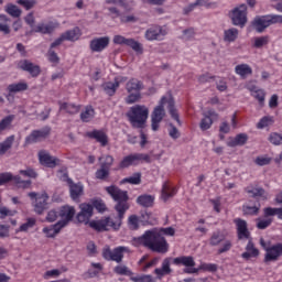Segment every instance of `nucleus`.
Wrapping results in <instances>:
<instances>
[{"mask_svg": "<svg viewBox=\"0 0 282 282\" xmlns=\"http://www.w3.org/2000/svg\"><path fill=\"white\" fill-rule=\"evenodd\" d=\"M106 192L113 202H116L115 210L118 213V217L113 220L111 217H106L100 220H91L94 217V206L91 204L83 203L79 205L80 212L77 214V221L79 224H89V226L97 230V232H105L107 230H120L122 226V219H124V213L129 210V194L127 191L120 189L116 185L106 187Z\"/></svg>", "mask_w": 282, "mask_h": 282, "instance_id": "f257e3e1", "label": "nucleus"}, {"mask_svg": "<svg viewBox=\"0 0 282 282\" xmlns=\"http://www.w3.org/2000/svg\"><path fill=\"white\" fill-rule=\"evenodd\" d=\"M167 237H173L175 235V229L173 227H166L152 230H147L140 238L139 241L145 248H149L152 252H159V254H166L169 252V242L166 241Z\"/></svg>", "mask_w": 282, "mask_h": 282, "instance_id": "f03ea898", "label": "nucleus"}, {"mask_svg": "<svg viewBox=\"0 0 282 282\" xmlns=\"http://www.w3.org/2000/svg\"><path fill=\"white\" fill-rule=\"evenodd\" d=\"M167 104V109L170 111L171 118L177 122L180 127H182V121L180 120V115L177 113V110L175 109V100H173L171 97L166 99V97H162L160 105L156 106L151 115V127L152 131H158L160 129V122L164 120V117L166 116V111L164 110V105Z\"/></svg>", "mask_w": 282, "mask_h": 282, "instance_id": "7ed1b4c3", "label": "nucleus"}, {"mask_svg": "<svg viewBox=\"0 0 282 282\" xmlns=\"http://www.w3.org/2000/svg\"><path fill=\"white\" fill-rule=\"evenodd\" d=\"M127 117L133 129H144L147 120H149V108L147 106L135 105L130 108Z\"/></svg>", "mask_w": 282, "mask_h": 282, "instance_id": "20e7f679", "label": "nucleus"}, {"mask_svg": "<svg viewBox=\"0 0 282 282\" xmlns=\"http://www.w3.org/2000/svg\"><path fill=\"white\" fill-rule=\"evenodd\" d=\"M126 89L128 94H130L126 98V102L127 105H133V102H138L140 98V91L144 89V85L139 79L132 78L126 84Z\"/></svg>", "mask_w": 282, "mask_h": 282, "instance_id": "39448f33", "label": "nucleus"}, {"mask_svg": "<svg viewBox=\"0 0 282 282\" xmlns=\"http://www.w3.org/2000/svg\"><path fill=\"white\" fill-rule=\"evenodd\" d=\"M142 162H147V164H151V156L144 153H132L124 156L119 163V169H129V166H138V164H142Z\"/></svg>", "mask_w": 282, "mask_h": 282, "instance_id": "423d86ee", "label": "nucleus"}, {"mask_svg": "<svg viewBox=\"0 0 282 282\" xmlns=\"http://www.w3.org/2000/svg\"><path fill=\"white\" fill-rule=\"evenodd\" d=\"M124 252H129L128 247H117L113 250L111 248L106 247L102 250V257L106 261H116V263H122V259H124Z\"/></svg>", "mask_w": 282, "mask_h": 282, "instance_id": "0eeeda50", "label": "nucleus"}, {"mask_svg": "<svg viewBox=\"0 0 282 282\" xmlns=\"http://www.w3.org/2000/svg\"><path fill=\"white\" fill-rule=\"evenodd\" d=\"M231 21L234 25L243 28L248 23V6L240 4L231 11Z\"/></svg>", "mask_w": 282, "mask_h": 282, "instance_id": "6e6552de", "label": "nucleus"}, {"mask_svg": "<svg viewBox=\"0 0 282 282\" xmlns=\"http://www.w3.org/2000/svg\"><path fill=\"white\" fill-rule=\"evenodd\" d=\"M175 265H184L185 274H197L199 269L195 268V259L191 256H182L173 259Z\"/></svg>", "mask_w": 282, "mask_h": 282, "instance_id": "1a4fd4ad", "label": "nucleus"}, {"mask_svg": "<svg viewBox=\"0 0 282 282\" xmlns=\"http://www.w3.org/2000/svg\"><path fill=\"white\" fill-rule=\"evenodd\" d=\"M39 162L42 166H46V169H56V166H61V159L53 156L50 152L42 150L37 154Z\"/></svg>", "mask_w": 282, "mask_h": 282, "instance_id": "9d476101", "label": "nucleus"}, {"mask_svg": "<svg viewBox=\"0 0 282 282\" xmlns=\"http://www.w3.org/2000/svg\"><path fill=\"white\" fill-rule=\"evenodd\" d=\"M29 197L31 199H35L34 203V210L37 215H43V212L45 208H47V199H50V196H47V193L37 194L36 192L29 193Z\"/></svg>", "mask_w": 282, "mask_h": 282, "instance_id": "9b49d317", "label": "nucleus"}, {"mask_svg": "<svg viewBox=\"0 0 282 282\" xmlns=\"http://www.w3.org/2000/svg\"><path fill=\"white\" fill-rule=\"evenodd\" d=\"M169 34L166 26L153 25L145 31L147 41H164V36Z\"/></svg>", "mask_w": 282, "mask_h": 282, "instance_id": "f8f14e48", "label": "nucleus"}, {"mask_svg": "<svg viewBox=\"0 0 282 282\" xmlns=\"http://www.w3.org/2000/svg\"><path fill=\"white\" fill-rule=\"evenodd\" d=\"M52 133V128L44 127L40 130H33L26 138L25 144H36V142H41V140H45Z\"/></svg>", "mask_w": 282, "mask_h": 282, "instance_id": "ddd939ff", "label": "nucleus"}, {"mask_svg": "<svg viewBox=\"0 0 282 282\" xmlns=\"http://www.w3.org/2000/svg\"><path fill=\"white\" fill-rule=\"evenodd\" d=\"M19 69H22L23 72L30 73L32 78H37V76L41 75V66L28 61V59H21L18 63Z\"/></svg>", "mask_w": 282, "mask_h": 282, "instance_id": "4468645a", "label": "nucleus"}, {"mask_svg": "<svg viewBox=\"0 0 282 282\" xmlns=\"http://www.w3.org/2000/svg\"><path fill=\"white\" fill-rule=\"evenodd\" d=\"M58 215L62 220H59L57 223L64 224V228H65V226H67L69 224V221H72V219H74V215H76V209L69 205H66V206L61 207Z\"/></svg>", "mask_w": 282, "mask_h": 282, "instance_id": "2eb2a0df", "label": "nucleus"}, {"mask_svg": "<svg viewBox=\"0 0 282 282\" xmlns=\"http://www.w3.org/2000/svg\"><path fill=\"white\" fill-rule=\"evenodd\" d=\"M236 225L237 237L238 239H250V230H248V223L241 218L234 219Z\"/></svg>", "mask_w": 282, "mask_h": 282, "instance_id": "dca6fc26", "label": "nucleus"}, {"mask_svg": "<svg viewBox=\"0 0 282 282\" xmlns=\"http://www.w3.org/2000/svg\"><path fill=\"white\" fill-rule=\"evenodd\" d=\"M67 184L69 186L70 197L74 202H78V199L85 193V186L82 183H74L72 178H67Z\"/></svg>", "mask_w": 282, "mask_h": 282, "instance_id": "f3484780", "label": "nucleus"}, {"mask_svg": "<svg viewBox=\"0 0 282 282\" xmlns=\"http://www.w3.org/2000/svg\"><path fill=\"white\" fill-rule=\"evenodd\" d=\"M110 41L109 36L96 37L90 41L89 47L91 52H102L109 47Z\"/></svg>", "mask_w": 282, "mask_h": 282, "instance_id": "a211bd4d", "label": "nucleus"}, {"mask_svg": "<svg viewBox=\"0 0 282 282\" xmlns=\"http://www.w3.org/2000/svg\"><path fill=\"white\" fill-rule=\"evenodd\" d=\"M252 28L258 32V34H262V32H265L267 28H270V20L268 15H258L252 21Z\"/></svg>", "mask_w": 282, "mask_h": 282, "instance_id": "6ab92c4d", "label": "nucleus"}, {"mask_svg": "<svg viewBox=\"0 0 282 282\" xmlns=\"http://www.w3.org/2000/svg\"><path fill=\"white\" fill-rule=\"evenodd\" d=\"M280 257H282V243H276L268 249L264 256V261L267 263L270 261H279Z\"/></svg>", "mask_w": 282, "mask_h": 282, "instance_id": "aec40b11", "label": "nucleus"}, {"mask_svg": "<svg viewBox=\"0 0 282 282\" xmlns=\"http://www.w3.org/2000/svg\"><path fill=\"white\" fill-rule=\"evenodd\" d=\"M275 202L282 206V192L275 196ZM263 213L264 217H274L276 215L278 219H282V207H265Z\"/></svg>", "mask_w": 282, "mask_h": 282, "instance_id": "412c9836", "label": "nucleus"}, {"mask_svg": "<svg viewBox=\"0 0 282 282\" xmlns=\"http://www.w3.org/2000/svg\"><path fill=\"white\" fill-rule=\"evenodd\" d=\"M246 193L253 197L254 199H262V202H265L268 199V192L263 189V187L249 185L246 187Z\"/></svg>", "mask_w": 282, "mask_h": 282, "instance_id": "4be33fe9", "label": "nucleus"}, {"mask_svg": "<svg viewBox=\"0 0 282 282\" xmlns=\"http://www.w3.org/2000/svg\"><path fill=\"white\" fill-rule=\"evenodd\" d=\"M171 261H173V258H165L161 268H156L154 270V274H156L159 280H162L166 274H171V272H173V269H171Z\"/></svg>", "mask_w": 282, "mask_h": 282, "instance_id": "5701e85b", "label": "nucleus"}, {"mask_svg": "<svg viewBox=\"0 0 282 282\" xmlns=\"http://www.w3.org/2000/svg\"><path fill=\"white\" fill-rule=\"evenodd\" d=\"M87 135L88 138L96 140V142H99L101 147H107L109 144V137L102 130H94L88 132Z\"/></svg>", "mask_w": 282, "mask_h": 282, "instance_id": "b1692460", "label": "nucleus"}, {"mask_svg": "<svg viewBox=\"0 0 282 282\" xmlns=\"http://www.w3.org/2000/svg\"><path fill=\"white\" fill-rule=\"evenodd\" d=\"M63 228H65V223H56L55 225L44 227L43 232L50 239H54V237H56V235H58V232H61V230H63Z\"/></svg>", "mask_w": 282, "mask_h": 282, "instance_id": "393cba45", "label": "nucleus"}, {"mask_svg": "<svg viewBox=\"0 0 282 282\" xmlns=\"http://www.w3.org/2000/svg\"><path fill=\"white\" fill-rule=\"evenodd\" d=\"M58 105H59V111H65L70 116H75V113H78L80 111V106H77L74 104L59 101Z\"/></svg>", "mask_w": 282, "mask_h": 282, "instance_id": "a878e982", "label": "nucleus"}, {"mask_svg": "<svg viewBox=\"0 0 282 282\" xmlns=\"http://www.w3.org/2000/svg\"><path fill=\"white\" fill-rule=\"evenodd\" d=\"M235 72L239 77L243 79L248 78V76H252V67H250L248 64L237 65L235 67Z\"/></svg>", "mask_w": 282, "mask_h": 282, "instance_id": "bb28decb", "label": "nucleus"}, {"mask_svg": "<svg viewBox=\"0 0 282 282\" xmlns=\"http://www.w3.org/2000/svg\"><path fill=\"white\" fill-rule=\"evenodd\" d=\"M56 30L55 23H47V24H37L35 28H33L32 32H39L40 34H52Z\"/></svg>", "mask_w": 282, "mask_h": 282, "instance_id": "cd10ccee", "label": "nucleus"}, {"mask_svg": "<svg viewBox=\"0 0 282 282\" xmlns=\"http://www.w3.org/2000/svg\"><path fill=\"white\" fill-rule=\"evenodd\" d=\"M226 241V236L223 235L221 231H214L208 240L209 246L212 248H216Z\"/></svg>", "mask_w": 282, "mask_h": 282, "instance_id": "c85d7f7f", "label": "nucleus"}, {"mask_svg": "<svg viewBox=\"0 0 282 282\" xmlns=\"http://www.w3.org/2000/svg\"><path fill=\"white\" fill-rule=\"evenodd\" d=\"M176 193H177V191L175 189V187H171V185H169V183L163 184V187H162L163 202H169V199H171V197H175Z\"/></svg>", "mask_w": 282, "mask_h": 282, "instance_id": "c756f323", "label": "nucleus"}, {"mask_svg": "<svg viewBox=\"0 0 282 282\" xmlns=\"http://www.w3.org/2000/svg\"><path fill=\"white\" fill-rule=\"evenodd\" d=\"M153 202H155V198L147 194L137 198V204H139V206H143V208H151L153 206Z\"/></svg>", "mask_w": 282, "mask_h": 282, "instance_id": "7c9ffc66", "label": "nucleus"}, {"mask_svg": "<svg viewBox=\"0 0 282 282\" xmlns=\"http://www.w3.org/2000/svg\"><path fill=\"white\" fill-rule=\"evenodd\" d=\"M248 142V134L240 133L237 134L231 141L228 142V147L235 148V147H243Z\"/></svg>", "mask_w": 282, "mask_h": 282, "instance_id": "2f4dec72", "label": "nucleus"}, {"mask_svg": "<svg viewBox=\"0 0 282 282\" xmlns=\"http://www.w3.org/2000/svg\"><path fill=\"white\" fill-rule=\"evenodd\" d=\"M140 221L143 224V226L151 225L153 226L155 224V217L153 216V213L143 210L141 212Z\"/></svg>", "mask_w": 282, "mask_h": 282, "instance_id": "473e14b6", "label": "nucleus"}, {"mask_svg": "<svg viewBox=\"0 0 282 282\" xmlns=\"http://www.w3.org/2000/svg\"><path fill=\"white\" fill-rule=\"evenodd\" d=\"M62 35H64L65 41H78V39H80V29L74 28L73 30L64 32Z\"/></svg>", "mask_w": 282, "mask_h": 282, "instance_id": "72a5a7b5", "label": "nucleus"}, {"mask_svg": "<svg viewBox=\"0 0 282 282\" xmlns=\"http://www.w3.org/2000/svg\"><path fill=\"white\" fill-rule=\"evenodd\" d=\"M118 87H120V82H107L102 84V89L108 96H113L116 94Z\"/></svg>", "mask_w": 282, "mask_h": 282, "instance_id": "f704fd0d", "label": "nucleus"}, {"mask_svg": "<svg viewBox=\"0 0 282 282\" xmlns=\"http://www.w3.org/2000/svg\"><path fill=\"white\" fill-rule=\"evenodd\" d=\"M9 94H19L20 91H28V83L10 84L8 86Z\"/></svg>", "mask_w": 282, "mask_h": 282, "instance_id": "c9c22d12", "label": "nucleus"}, {"mask_svg": "<svg viewBox=\"0 0 282 282\" xmlns=\"http://www.w3.org/2000/svg\"><path fill=\"white\" fill-rule=\"evenodd\" d=\"M15 118L17 117L14 115H9V116L4 117L0 121V133H3V131H8V129H10V127H12V122H14Z\"/></svg>", "mask_w": 282, "mask_h": 282, "instance_id": "e433bc0d", "label": "nucleus"}, {"mask_svg": "<svg viewBox=\"0 0 282 282\" xmlns=\"http://www.w3.org/2000/svg\"><path fill=\"white\" fill-rule=\"evenodd\" d=\"M4 11L10 17H13V19H19V17H21V13H22L21 9H19V7H17V4H12V3L7 4L4 7Z\"/></svg>", "mask_w": 282, "mask_h": 282, "instance_id": "4c0bfd02", "label": "nucleus"}, {"mask_svg": "<svg viewBox=\"0 0 282 282\" xmlns=\"http://www.w3.org/2000/svg\"><path fill=\"white\" fill-rule=\"evenodd\" d=\"M95 113L96 112L94 111V108L91 106L86 107L85 111L80 113L82 122H91V120H94Z\"/></svg>", "mask_w": 282, "mask_h": 282, "instance_id": "58836bf2", "label": "nucleus"}, {"mask_svg": "<svg viewBox=\"0 0 282 282\" xmlns=\"http://www.w3.org/2000/svg\"><path fill=\"white\" fill-rule=\"evenodd\" d=\"M237 36H239V30H237L235 28H231L224 32V39L228 43H232V42L237 41Z\"/></svg>", "mask_w": 282, "mask_h": 282, "instance_id": "ea45409f", "label": "nucleus"}, {"mask_svg": "<svg viewBox=\"0 0 282 282\" xmlns=\"http://www.w3.org/2000/svg\"><path fill=\"white\" fill-rule=\"evenodd\" d=\"M12 144H14V135L8 137L2 143H0V155L10 151V149H12Z\"/></svg>", "mask_w": 282, "mask_h": 282, "instance_id": "a19ab883", "label": "nucleus"}, {"mask_svg": "<svg viewBox=\"0 0 282 282\" xmlns=\"http://www.w3.org/2000/svg\"><path fill=\"white\" fill-rule=\"evenodd\" d=\"M141 182H142V173H140V172H137L132 176L126 177L122 180V184L138 185V184H141Z\"/></svg>", "mask_w": 282, "mask_h": 282, "instance_id": "79ce46f5", "label": "nucleus"}, {"mask_svg": "<svg viewBox=\"0 0 282 282\" xmlns=\"http://www.w3.org/2000/svg\"><path fill=\"white\" fill-rule=\"evenodd\" d=\"M113 272L120 276H131L133 274V272L127 265H117L113 269Z\"/></svg>", "mask_w": 282, "mask_h": 282, "instance_id": "37998d69", "label": "nucleus"}, {"mask_svg": "<svg viewBox=\"0 0 282 282\" xmlns=\"http://www.w3.org/2000/svg\"><path fill=\"white\" fill-rule=\"evenodd\" d=\"M126 45L128 47H131V50H133L134 52H138L139 54H142L143 52L142 45L140 44V42L135 41L134 39H128Z\"/></svg>", "mask_w": 282, "mask_h": 282, "instance_id": "c03bdc74", "label": "nucleus"}, {"mask_svg": "<svg viewBox=\"0 0 282 282\" xmlns=\"http://www.w3.org/2000/svg\"><path fill=\"white\" fill-rule=\"evenodd\" d=\"M269 43H270V36H268V35L256 37L253 47H257L259 50V48L268 45Z\"/></svg>", "mask_w": 282, "mask_h": 282, "instance_id": "a18cd8bd", "label": "nucleus"}, {"mask_svg": "<svg viewBox=\"0 0 282 282\" xmlns=\"http://www.w3.org/2000/svg\"><path fill=\"white\" fill-rule=\"evenodd\" d=\"M230 250H232V241L225 239L223 245L217 250V254H224L226 252H230Z\"/></svg>", "mask_w": 282, "mask_h": 282, "instance_id": "49530a36", "label": "nucleus"}, {"mask_svg": "<svg viewBox=\"0 0 282 282\" xmlns=\"http://www.w3.org/2000/svg\"><path fill=\"white\" fill-rule=\"evenodd\" d=\"M20 175L23 177H30L31 180H36L39 177V173L34 171L32 167H26V170H20Z\"/></svg>", "mask_w": 282, "mask_h": 282, "instance_id": "de8ad7c7", "label": "nucleus"}, {"mask_svg": "<svg viewBox=\"0 0 282 282\" xmlns=\"http://www.w3.org/2000/svg\"><path fill=\"white\" fill-rule=\"evenodd\" d=\"M34 226H36V219L28 218L26 223L22 224L19 230L20 232H28V230H30V228H34Z\"/></svg>", "mask_w": 282, "mask_h": 282, "instance_id": "09e8293b", "label": "nucleus"}, {"mask_svg": "<svg viewBox=\"0 0 282 282\" xmlns=\"http://www.w3.org/2000/svg\"><path fill=\"white\" fill-rule=\"evenodd\" d=\"M130 281H133V282H155V279H153V275L142 274V275H137V276H131Z\"/></svg>", "mask_w": 282, "mask_h": 282, "instance_id": "8fccbe9b", "label": "nucleus"}, {"mask_svg": "<svg viewBox=\"0 0 282 282\" xmlns=\"http://www.w3.org/2000/svg\"><path fill=\"white\" fill-rule=\"evenodd\" d=\"M260 208H261V205H258V206L245 205L242 209L245 215H259Z\"/></svg>", "mask_w": 282, "mask_h": 282, "instance_id": "3c124183", "label": "nucleus"}, {"mask_svg": "<svg viewBox=\"0 0 282 282\" xmlns=\"http://www.w3.org/2000/svg\"><path fill=\"white\" fill-rule=\"evenodd\" d=\"M109 173H110V170H108L107 167H102L100 165V169L97 170L95 173V177L97 180H107V177H109Z\"/></svg>", "mask_w": 282, "mask_h": 282, "instance_id": "603ef678", "label": "nucleus"}, {"mask_svg": "<svg viewBox=\"0 0 282 282\" xmlns=\"http://www.w3.org/2000/svg\"><path fill=\"white\" fill-rule=\"evenodd\" d=\"M115 159L112 155H106L104 156V161L100 163V166L104 169H108V171H111V166H113Z\"/></svg>", "mask_w": 282, "mask_h": 282, "instance_id": "864d4df0", "label": "nucleus"}, {"mask_svg": "<svg viewBox=\"0 0 282 282\" xmlns=\"http://www.w3.org/2000/svg\"><path fill=\"white\" fill-rule=\"evenodd\" d=\"M273 122H274V120L272 119V117H263L258 122L257 128L258 129H265V127H270V124H272Z\"/></svg>", "mask_w": 282, "mask_h": 282, "instance_id": "5fc2aeb1", "label": "nucleus"}, {"mask_svg": "<svg viewBox=\"0 0 282 282\" xmlns=\"http://www.w3.org/2000/svg\"><path fill=\"white\" fill-rule=\"evenodd\" d=\"M17 212L8 209L6 206H0V219H6V217H14Z\"/></svg>", "mask_w": 282, "mask_h": 282, "instance_id": "6e6d98bb", "label": "nucleus"}, {"mask_svg": "<svg viewBox=\"0 0 282 282\" xmlns=\"http://www.w3.org/2000/svg\"><path fill=\"white\" fill-rule=\"evenodd\" d=\"M269 142H271V144H274L275 147H279L280 144H282V135L273 132L269 137Z\"/></svg>", "mask_w": 282, "mask_h": 282, "instance_id": "4d7b16f0", "label": "nucleus"}, {"mask_svg": "<svg viewBox=\"0 0 282 282\" xmlns=\"http://www.w3.org/2000/svg\"><path fill=\"white\" fill-rule=\"evenodd\" d=\"M17 3L22 6V8H25V10H32V8L36 6L35 0H18Z\"/></svg>", "mask_w": 282, "mask_h": 282, "instance_id": "13d9d810", "label": "nucleus"}, {"mask_svg": "<svg viewBox=\"0 0 282 282\" xmlns=\"http://www.w3.org/2000/svg\"><path fill=\"white\" fill-rule=\"evenodd\" d=\"M246 250L249 251L252 257H259V249L254 247V242H252L251 238L246 246Z\"/></svg>", "mask_w": 282, "mask_h": 282, "instance_id": "bf43d9fd", "label": "nucleus"}, {"mask_svg": "<svg viewBox=\"0 0 282 282\" xmlns=\"http://www.w3.org/2000/svg\"><path fill=\"white\" fill-rule=\"evenodd\" d=\"M213 127V119L210 117H206L200 121L202 131H208Z\"/></svg>", "mask_w": 282, "mask_h": 282, "instance_id": "052dcab7", "label": "nucleus"}, {"mask_svg": "<svg viewBox=\"0 0 282 282\" xmlns=\"http://www.w3.org/2000/svg\"><path fill=\"white\" fill-rule=\"evenodd\" d=\"M271 225H272V218L259 219L257 223V228H259V230H265V228H269V226Z\"/></svg>", "mask_w": 282, "mask_h": 282, "instance_id": "680f3d73", "label": "nucleus"}, {"mask_svg": "<svg viewBox=\"0 0 282 282\" xmlns=\"http://www.w3.org/2000/svg\"><path fill=\"white\" fill-rule=\"evenodd\" d=\"M93 206L96 208V210H98V213H105V210H107V205H105V202L101 199L94 200Z\"/></svg>", "mask_w": 282, "mask_h": 282, "instance_id": "e2e57ef3", "label": "nucleus"}, {"mask_svg": "<svg viewBox=\"0 0 282 282\" xmlns=\"http://www.w3.org/2000/svg\"><path fill=\"white\" fill-rule=\"evenodd\" d=\"M47 58H48L50 63H55V64H58L61 61V58L58 57V54H56V52H54V48L48 50Z\"/></svg>", "mask_w": 282, "mask_h": 282, "instance_id": "0e129e2a", "label": "nucleus"}, {"mask_svg": "<svg viewBox=\"0 0 282 282\" xmlns=\"http://www.w3.org/2000/svg\"><path fill=\"white\" fill-rule=\"evenodd\" d=\"M169 135L172 140H177L181 135L180 130L173 123H170Z\"/></svg>", "mask_w": 282, "mask_h": 282, "instance_id": "69168bd1", "label": "nucleus"}, {"mask_svg": "<svg viewBox=\"0 0 282 282\" xmlns=\"http://www.w3.org/2000/svg\"><path fill=\"white\" fill-rule=\"evenodd\" d=\"M183 39L185 41H191L192 39H195V29L189 28L183 31Z\"/></svg>", "mask_w": 282, "mask_h": 282, "instance_id": "338daca9", "label": "nucleus"}, {"mask_svg": "<svg viewBox=\"0 0 282 282\" xmlns=\"http://www.w3.org/2000/svg\"><path fill=\"white\" fill-rule=\"evenodd\" d=\"M269 19V25H274L276 23H282V15L279 14H269L267 15Z\"/></svg>", "mask_w": 282, "mask_h": 282, "instance_id": "774afa93", "label": "nucleus"}]
</instances>
